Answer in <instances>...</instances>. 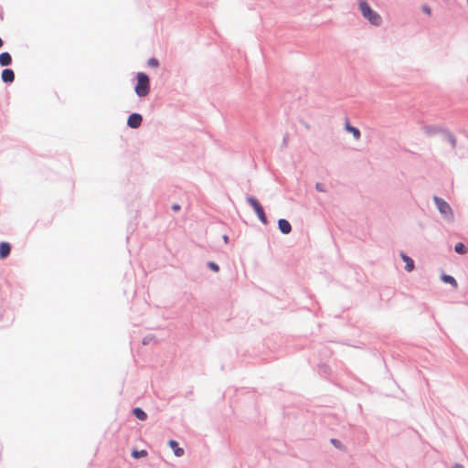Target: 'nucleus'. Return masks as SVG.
Wrapping results in <instances>:
<instances>
[{
  "label": "nucleus",
  "instance_id": "1",
  "mask_svg": "<svg viewBox=\"0 0 468 468\" xmlns=\"http://www.w3.org/2000/svg\"><path fill=\"white\" fill-rule=\"evenodd\" d=\"M358 9L362 16L367 19L371 25L378 27L382 23L381 16L375 10L372 9L367 0L357 1Z\"/></svg>",
  "mask_w": 468,
  "mask_h": 468
},
{
  "label": "nucleus",
  "instance_id": "2",
  "mask_svg": "<svg viewBox=\"0 0 468 468\" xmlns=\"http://www.w3.org/2000/svg\"><path fill=\"white\" fill-rule=\"evenodd\" d=\"M136 83L134 85V92L139 98L146 97L151 90V82L149 76L143 71L137 72L135 75Z\"/></svg>",
  "mask_w": 468,
  "mask_h": 468
},
{
  "label": "nucleus",
  "instance_id": "3",
  "mask_svg": "<svg viewBox=\"0 0 468 468\" xmlns=\"http://www.w3.org/2000/svg\"><path fill=\"white\" fill-rule=\"evenodd\" d=\"M433 202L442 218L449 223L454 221V214L451 206L443 198L434 196Z\"/></svg>",
  "mask_w": 468,
  "mask_h": 468
},
{
  "label": "nucleus",
  "instance_id": "4",
  "mask_svg": "<svg viewBox=\"0 0 468 468\" xmlns=\"http://www.w3.org/2000/svg\"><path fill=\"white\" fill-rule=\"evenodd\" d=\"M247 203L251 207L253 211L255 212L257 218L263 225H268V218L266 216L264 207L254 196L248 195L246 197Z\"/></svg>",
  "mask_w": 468,
  "mask_h": 468
},
{
  "label": "nucleus",
  "instance_id": "5",
  "mask_svg": "<svg viewBox=\"0 0 468 468\" xmlns=\"http://www.w3.org/2000/svg\"><path fill=\"white\" fill-rule=\"evenodd\" d=\"M143 115L138 112L131 113L127 118V126L131 129H137L142 125Z\"/></svg>",
  "mask_w": 468,
  "mask_h": 468
},
{
  "label": "nucleus",
  "instance_id": "6",
  "mask_svg": "<svg viewBox=\"0 0 468 468\" xmlns=\"http://www.w3.org/2000/svg\"><path fill=\"white\" fill-rule=\"evenodd\" d=\"M423 131L428 136L441 135L442 137L446 128L441 125H424Z\"/></svg>",
  "mask_w": 468,
  "mask_h": 468
},
{
  "label": "nucleus",
  "instance_id": "7",
  "mask_svg": "<svg viewBox=\"0 0 468 468\" xmlns=\"http://www.w3.org/2000/svg\"><path fill=\"white\" fill-rule=\"evenodd\" d=\"M15 71L10 68H5L1 72V80L5 84H11L15 81Z\"/></svg>",
  "mask_w": 468,
  "mask_h": 468
},
{
  "label": "nucleus",
  "instance_id": "8",
  "mask_svg": "<svg viewBox=\"0 0 468 468\" xmlns=\"http://www.w3.org/2000/svg\"><path fill=\"white\" fill-rule=\"evenodd\" d=\"M278 229L282 234L288 235L292 232V225L285 218H280L278 220Z\"/></svg>",
  "mask_w": 468,
  "mask_h": 468
},
{
  "label": "nucleus",
  "instance_id": "9",
  "mask_svg": "<svg viewBox=\"0 0 468 468\" xmlns=\"http://www.w3.org/2000/svg\"><path fill=\"white\" fill-rule=\"evenodd\" d=\"M167 444L176 457H181L184 455L185 451L182 447L179 446V443L177 441H176L174 439H170L168 441Z\"/></svg>",
  "mask_w": 468,
  "mask_h": 468
},
{
  "label": "nucleus",
  "instance_id": "10",
  "mask_svg": "<svg viewBox=\"0 0 468 468\" xmlns=\"http://www.w3.org/2000/svg\"><path fill=\"white\" fill-rule=\"evenodd\" d=\"M12 250V246L9 242L1 241L0 242V259L4 260L10 255Z\"/></svg>",
  "mask_w": 468,
  "mask_h": 468
},
{
  "label": "nucleus",
  "instance_id": "11",
  "mask_svg": "<svg viewBox=\"0 0 468 468\" xmlns=\"http://www.w3.org/2000/svg\"><path fill=\"white\" fill-rule=\"evenodd\" d=\"M400 258L405 262V270L407 271H411L415 267L414 261L404 251L400 252Z\"/></svg>",
  "mask_w": 468,
  "mask_h": 468
},
{
  "label": "nucleus",
  "instance_id": "12",
  "mask_svg": "<svg viewBox=\"0 0 468 468\" xmlns=\"http://www.w3.org/2000/svg\"><path fill=\"white\" fill-rule=\"evenodd\" d=\"M345 130L347 132V133H350L353 134L354 138L355 139H359L360 136H361V132L360 130L357 128V127H355L353 125H351V123L349 122L348 120L346 121V123H345Z\"/></svg>",
  "mask_w": 468,
  "mask_h": 468
},
{
  "label": "nucleus",
  "instance_id": "13",
  "mask_svg": "<svg viewBox=\"0 0 468 468\" xmlns=\"http://www.w3.org/2000/svg\"><path fill=\"white\" fill-rule=\"evenodd\" d=\"M13 58L9 52L4 51L0 53V66L8 67L12 64Z\"/></svg>",
  "mask_w": 468,
  "mask_h": 468
},
{
  "label": "nucleus",
  "instance_id": "14",
  "mask_svg": "<svg viewBox=\"0 0 468 468\" xmlns=\"http://www.w3.org/2000/svg\"><path fill=\"white\" fill-rule=\"evenodd\" d=\"M132 414L139 420L144 421L147 420V413L140 407H134L132 409Z\"/></svg>",
  "mask_w": 468,
  "mask_h": 468
},
{
  "label": "nucleus",
  "instance_id": "15",
  "mask_svg": "<svg viewBox=\"0 0 468 468\" xmlns=\"http://www.w3.org/2000/svg\"><path fill=\"white\" fill-rule=\"evenodd\" d=\"M441 139L443 141H447L448 143H450L452 149H454L456 147V144H457L456 138H455L454 134L452 133H451L448 129H446V131L444 132Z\"/></svg>",
  "mask_w": 468,
  "mask_h": 468
},
{
  "label": "nucleus",
  "instance_id": "16",
  "mask_svg": "<svg viewBox=\"0 0 468 468\" xmlns=\"http://www.w3.org/2000/svg\"><path fill=\"white\" fill-rule=\"evenodd\" d=\"M441 280L444 283L450 284V285H452L455 289L458 287V282H457L456 279L452 275H450V274H447V273H442L441 275Z\"/></svg>",
  "mask_w": 468,
  "mask_h": 468
},
{
  "label": "nucleus",
  "instance_id": "17",
  "mask_svg": "<svg viewBox=\"0 0 468 468\" xmlns=\"http://www.w3.org/2000/svg\"><path fill=\"white\" fill-rule=\"evenodd\" d=\"M454 251L460 255H465L468 252V248L463 242H457L454 245Z\"/></svg>",
  "mask_w": 468,
  "mask_h": 468
},
{
  "label": "nucleus",
  "instance_id": "18",
  "mask_svg": "<svg viewBox=\"0 0 468 468\" xmlns=\"http://www.w3.org/2000/svg\"><path fill=\"white\" fill-rule=\"evenodd\" d=\"M147 454H148V452L146 450H138L135 448L133 449V451L131 452V456L135 460H139L141 458L146 457Z\"/></svg>",
  "mask_w": 468,
  "mask_h": 468
},
{
  "label": "nucleus",
  "instance_id": "19",
  "mask_svg": "<svg viewBox=\"0 0 468 468\" xmlns=\"http://www.w3.org/2000/svg\"><path fill=\"white\" fill-rule=\"evenodd\" d=\"M330 371V367L324 363V362H321L319 365H318V373L321 375V376H326Z\"/></svg>",
  "mask_w": 468,
  "mask_h": 468
},
{
  "label": "nucleus",
  "instance_id": "20",
  "mask_svg": "<svg viewBox=\"0 0 468 468\" xmlns=\"http://www.w3.org/2000/svg\"><path fill=\"white\" fill-rule=\"evenodd\" d=\"M207 267L210 271H214V272H218V271H219V269H220V268H219V265H218L217 262L212 261H207Z\"/></svg>",
  "mask_w": 468,
  "mask_h": 468
},
{
  "label": "nucleus",
  "instance_id": "21",
  "mask_svg": "<svg viewBox=\"0 0 468 468\" xmlns=\"http://www.w3.org/2000/svg\"><path fill=\"white\" fill-rule=\"evenodd\" d=\"M155 341V337L154 335H145L143 340H142V344L144 346H147V345H150L152 342H154Z\"/></svg>",
  "mask_w": 468,
  "mask_h": 468
},
{
  "label": "nucleus",
  "instance_id": "22",
  "mask_svg": "<svg viewBox=\"0 0 468 468\" xmlns=\"http://www.w3.org/2000/svg\"><path fill=\"white\" fill-rule=\"evenodd\" d=\"M159 60L154 57H152L147 60V66L150 68H157L159 67Z\"/></svg>",
  "mask_w": 468,
  "mask_h": 468
},
{
  "label": "nucleus",
  "instance_id": "23",
  "mask_svg": "<svg viewBox=\"0 0 468 468\" xmlns=\"http://www.w3.org/2000/svg\"><path fill=\"white\" fill-rule=\"evenodd\" d=\"M315 189L319 192H325L326 191V187H325V185L323 184V183H319L317 182L315 184Z\"/></svg>",
  "mask_w": 468,
  "mask_h": 468
},
{
  "label": "nucleus",
  "instance_id": "24",
  "mask_svg": "<svg viewBox=\"0 0 468 468\" xmlns=\"http://www.w3.org/2000/svg\"><path fill=\"white\" fill-rule=\"evenodd\" d=\"M331 443L335 447V448H338V449H341L342 448V442L338 440V439H331Z\"/></svg>",
  "mask_w": 468,
  "mask_h": 468
},
{
  "label": "nucleus",
  "instance_id": "25",
  "mask_svg": "<svg viewBox=\"0 0 468 468\" xmlns=\"http://www.w3.org/2000/svg\"><path fill=\"white\" fill-rule=\"evenodd\" d=\"M421 11L424 13V14H427V15H431V8L427 5H423L421 6Z\"/></svg>",
  "mask_w": 468,
  "mask_h": 468
},
{
  "label": "nucleus",
  "instance_id": "26",
  "mask_svg": "<svg viewBox=\"0 0 468 468\" xmlns=\"http://www.w3.org/2000/svg\"><path fill=\"white\" fill-rule=\"evenodd\" d=\"M171 209L175 212H178L181 209V206L177 203H175L171 206Z\"/></svg>",
  "mask_w": 468,
  "mask_h": 468
},
{
  "label": "nucleus",
  "instance_id": "27",
  "mask_svg": "<svg viewBox=\"0 0 468 468\" xmlns=\"http://www.w3.org/2000/svg\"><path fill=\"white\" fill-rule=\"evenodd\" d=\"M452 468H464V466L459 463H455Z\"/></svg>",
  "mask_w": 468,
  "mask_h": 468
},
{
  "label": "nucleus",
  "instance_id": "28",
  "mask_svg": "<svg viewBox=\"0 0 468 468\" xmlns=\"http://www.w3.org/2000/svg\"><path fill=\"white\" fill-rule=\"evenodd\" d=\"M282 146V147H286V146H287V136H284V137H283Z\"/></svg>",
  "mask_w": 468,
  "mask_h": 468
},
{
  "label": "nucleus",
  "instance_id": "29",
  "mask_svg": "<svg viewBox=\"0 0 468 468\" xmlns=\"http://www.w3.org/2000/svg\"><path fill=\"white\" fill-rule=\"evenodd\" d=\"M223 239L227 243L229 241V237L227 235H223Z\"/></svg>",
  "mask_w": 468,
  "mask_h": 468
},
{
  "label": "nucleus",
  "instance_id": "30",
  "mask_svg": "<svg viewBox=\"0 0 468 468\" xmlns=\"http://www.w3.org/2000/svg\"><path fill=\"white\" fill-rule=\"evenodd\" d=\"M0 18H1V20H3V19H4V16H3V15H0Z\"/></svg>",
  "mask_w": 468,
  "mask_h": 468
}]
</instances>
